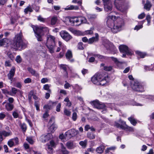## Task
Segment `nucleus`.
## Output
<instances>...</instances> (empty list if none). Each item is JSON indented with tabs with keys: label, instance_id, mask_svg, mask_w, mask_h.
Instances as JSON below:
<instances>
[{
	"label": "nucleus",
	"instance_id": "f257e3e1",
	"mask_svg": "<svg viewBox=\"0 0 154 154\" xmlns=\"http://www.w3.org/2000/svg\"><path fill=\"white\" fill-rule=\"evenodd\" d=\"M106 25L114 33H116L121 30L124 26L123 20L120 18L109 14L106 17Z\"/></svg>",
	"mask_w": 154,
	"mask_h": 154
},
{
	"label": "nucleus",
	"instance_id": "f03ea898",
	"mask_svg": "<svg viewBox=\"0 0 154 154\" xmlns=\"http://www.w3.org/2000/svg\"><path fill=\"white\" fill-rule=\"evenodd\" d=\"M91 80L93 83L97 85H103L109 81L107 75L99 73L96 74L91 78Z\"/></svg>",
	"mask_w": 154,
	"mask_h": 154
},
{
	"label": "nucleus",
	"instance_id": "7ed1b4c3",
	"mask_svg": "<svg viewBox=\"0 0 154 154\" xmlns=\"http://www.w3.org/2000/svg\"><path fill=\"white\" fill-rule=\"evenodd\" d=\"M12 45L14 49L20 50L25 48L26 46V45L23 42L22 39V35L20 34L16 35Z\"/></svg>",
	"mask_w": 154,
	"mask_h": 154
},
{
	"label": "nucleus",
	"instance_id": "20e7f679",
	"mask_svg": "<svg viewBox=\"0 0 154 154\" xmlns=\"http://www.w3.org/2000/svg\"><path fill=\"white\" fill-rule=\"evenodd\" d=\"M32 27L38 41H42V36L43 35L44 32L48 30V28L46 27L37 26H32Z\"/></svg>",
	"mask_w": 154,
	"mask_h": 154
},
{
	"label": "nucleus",
	"instance_id": "39448f33",
	"mask_svg": "<svg viewBox=\"0 0 154 154\" xmlns=\"http://www.w3.org/2000/svg\"><path fill=\"white\" fill-rule=\"evenodd\" d=\"M86 19L85 17H79L78 18H70L66 17L65 19V22H69L72 26H78L82 23H85Z\"/></svg>",
	"mask_w": 154,
	"mask_h": 154
},
{
	"label": "nucleus",
	"instance_id": "423d86ee",
	"mask_svg": "<svg viewBox=\"0 0 154 154\" xmlns=\"http://www.w3.org/2000/svg\"><path fill=\"white\" fill-rule=\"evenodd\" d=\"M47 38L46 46L48 48L50 52L52 53L54 52L55 45V37L49 35H48Z\"/></svg>",
	"mask_w": 154,
	"mask_h": 154
},
{
	"label": "nucleus",
	"instance_id": "0eeeda50",
	"mask_svg": "<svg viewBox=\"0 0 154 154\" xmlns=\"http://www.w3.org/2000/svg\"><path fill=\"white\" fill-rule=\"evenodd\" d=\"M132 89L134 90L140 92L144 91L143 86L137 82H134L133 84L131 85Z\"/></svg>",
	"mask_w": 154,
	"mask_h": 154
},
{
	"label": "nucleus",
	"instance_id": "6e6552de",
	"mask_svg": "<svg viewBox=\"0 0 154 154\" xmlns=\"http://www.w3.org/2000/svg\"><path fill=\"white\" fill-rule=\"evenodd\" d=\"M119 49L120 52L122 53H126L128 55H131L133 53L130 51L128 47L125 45H122L119 46Z\"/></svg>",
	"mask_w": 154,
	"mask_h": 154
},
{
	"label": "nucleus",
	"instance_id": "1a4fd4ad",
	"mask_svg": "<svg viewBox=\"0 0 154 154\" xmlns=\"http://www.w3.org/2000/svg\"><path fill=\"white\" fill-rule=\"evenodd\" d=\"M125 0H115V4L117 9L122 11H124L123 9L124 5L123 4Z\"/></svg>",
	"mask_w": 154,
	"mask_h": 154
},
{
	"label": "nucleus",
	"instance_id": "9d476101",
	"mask_svg": "<svg viewBox=\"0 0 154 154\" xmlns=\"http://www.w3.org/2000/svg\"><path fill=\"white\" fill-rule=\"evenodd\" d=\"M61 37L65 40L68 41L72 39V37L66 31L63 30L60 33Z\"/></svg>",
	"mask_w": 154,
	"mask_h": 154
},
{
	"label": "nucleus",
	"instance_id": "9b49d317",
	"mask_svg": "<svg viewBox=\"0 0 154 154\" xmlns=\"http://www.w3.org/2000/svg\"><path fill=\"white\" fill-rule=\"evenodd\" d=\"M79 134V131L78 130H76L74 129H71L68 130L65 134L66 136H69V137H74Z\"/></svg>",
	"mask_w": 154,
	"mask_h": 154
},
{
	"label": "nucleus",
	"instance_id": "f8f14e48",
	"mask_svg": "<svg viewBox=\"0 0 154 154\" xmlns=\"http://www.w3.org/2000/svg\"><path fill=\"white\" fill-rule=\"evenodd\" d=\"M52 137L51 134L48 133L42 135L40 137V140L43 143L45 142L48 141Z\"/></svg>",
	"mask_w": 154,
	"mask_h": 154
},
{
	"label": "nucleus",
	"instance_id": "ddd939ff",
	"mask_svg": "<svg viewBox=\"0 0 154 154\" xmlns=\"http://www.w3.org/2000/svg\"><path fill=\"white\" fill-rule=\"evenodd\" d=\"M54 118H51L48 124L51 125L52 124V125L49 128V129L50 132H53L54 131L57 129V127L56 125L54 124Z\"/></svg>",
	"mask_w": 154,
	"mask_h": 154
},
{
	"label": "nucleus",
	"instance_id": "4468645a",
	"mask_svg": "<svg viewBox=\"0 0 154 154\" xmlns=\"http://www.w3.org/2000/svg\"><path fill=\"white\" fill-rule=\"evenodd\" d=\"M18 139L17 137L10 140L8 142V144L10 147L18 144Z\"/></svg>",
	"mask_w": 154,
	"mask_h": 154
},
{
	"label": "nucleus",
	"instance_id": "2eb2a0df",
	"mask_svg": "<svg viewBox=\"0 0 154 154\" xmlns=\"http://www.w3.org/2000/svg\"><path fill=\"white\" fill-rule=\"evenodd\" d=\"M11 134L12 132L10 130L8 132H7L5 130L0 131V141H2L3 140L2 136L5 137H7Z\"/></svg>",
	"mask_w": 154,
	"mask_h": 154
},
{
	"label": "nucleus",
	"instance_id": "dca6fc26",
	"mask_svg": "<svg viewBox=\"0 0 154 154\" xmlns=\"http://www.w3.org/2000/svg\"><path fill=\"white\" fill-rule=\"evenodd\" d=\"M15 68L13 66L10 70L9 73L8 74V79L11 81L13 80V77L15 74Z\"/></svg>",
	"mask_w": 154,
	"mask_h": 154
},
{
	"label": "nucleus",
	"instance_id": "f3484780",
	"mask_svg": "<svg viewBox=\"0 0 154 154\" xmlns=\"http://www.w3.org/2000/svg\"><path fill=\"white\" fill-rule=\"evenodd\" d=\"M104 9L105 11L108 12L110 11L112 9V5L111 3H105L103 4Z\"/></svg>",
	"mask_w": 154,
	"mask_h": 154
},
{
	"label": "nucleus",
	"instance_id": "a211bd4d",
	"mask_svg": "<svg viewBox=\"0 0 154 154\" xmlns=\"http://www.w3.org/2000/svg\"><path fill=\"white\" fill-rule=\"evenodd\" d=\"M66 146L68 149H72L74 148L75 146V145L72 141H69L66 143Z\"/></svg>",
	"mask_w": 154,
	"mask_h": 154
},
{
	"label": "nucleus",
	"instance_id": "6ab92c4d",
	"mask_svg": "<svg viewBox=\"0 0 154 154\" xmlns=\"http://www.w3.org/2000/svg\"><path fill=\"white\" fill-rule=\"evenodd\" d=\"M98 34L97 33H96L95 36V37H92L89 39L88 43L89 44H92L94 42L97 41L98 40Z\"/></svg>",
	"mask_w": 154,
	"mask_h": 154
},
{
	"label": "nucleus",
	"instance_id": "aec40b11",
	"mask_svg": "<svg viewBox=\"0 0 154 154\" xmlns=\"http://www.w3.org/2000/svg\"><path fill=\"white\" fill-rule=\"evenodd\" d=\"M93 104L98 109H105L106 106L104 104H100L97 101H94Z\"/></svg>",
	"mask_w": 154,
	"mask_h": 154
},
{
	"label": "nucleus",
	"instance_id": "412c9836",
	"mask_svg": "<svg viewBox=\"0 0 154 154\" xmlns=\"http://www.w3.org/2000/svg\"><path fill=\"white\" fill-rule=\"evenodd\" d=\"M9 41L6 38H4L0 40V46L6 45L9 43Z\"/></svg>",
	"mask_w": 154,
	"mask_h": 154
},
{
	"label": "nucleus",
	"instance_id": "4be33fe9",
	"mask_svg": "<svg viewBox=\"0 0 154 154\" xmlns=\"http://www.w3.org/2000/svg\"><path fill=\"white\" fill-rule=\"evenodd\" d=\"M14 105L12 104L7 102L5 105L6 109L8 111L12 110L14 108Z\"/></svg>",
	"mask_w": 154,
	"mask_h": 154
},
{
	"label": "nucleus",
	"instance_id": "5701e85b",
	"mask_svg": "<svg viewBox=\"0 0 154 154\" xmlns=\"http://www.w3.org/2000/svg\"><path fill=\"white\" fill-rule=\"evenodd\" d=\"M27 69L32 75L36 77L38 76L39 74L32 68L29 67L27 68Z\"/></svg>",
	"mask_w": 154,
	"mask_h": 154
},
{
	"label": "nucleus",
	"instance_id": "b1692460",
	"mask_svg": "<svg viewBox=\"0 0 154 154\" xmlns=\"http://www.w3.org/2000/svg\"><path fill=\"white\" fill-rule=\"evenodd\" d=\"M128 120L134 126L136 125L137 124V122L136 120L132 116L128 118Z\"/></svg>",
	"mask_w": 154,
	"mask_h": 154
},
{
	"label": "nucleus",
	"instance_id": "393cba45",
	"mask_svg": "<svg viewBox=\"0 0 154 154\" xmlns=\"http://www.w3.org/2000/svg\"><path fill=\"white\" fill-rule=\"evenodd\" d=\"M122 129L125 130L127 131H129L131 132H133L134 131V129L131 127H130L127 125H125L124 126H122Z\"/></svg>",
	"mask_w": 154,
	"mask_h": 154
},
{
	"label": "nucleus",
	"instance_id": "a878e982",
	"mask_svg": "<svg viewBox=\"0 0 154 154\" xmlns=\"http://www.w3.org/2000/svg\"><path fill=\"white\" fill-rule=\"evenodd\" d=\"M79 9V7L77 6H74L73 5L68 6L65 8V10H77Z\"/></svg>",
	"mask_w": 154,
	"mask_h": 154
},
{
	"label": "nucleus",
	"instance_id": "bb28decb",
	"mask_svg": "<svg viewBox=\"0 0 154 154\" xmlns=\"http://www.w3.org/2000/svg\"><path fill=\"white\" fill-rule=\"evenodd\" d=\"M152 6V5L150 2L148 1H147L146 3L144 5V8L147 11L150 10Z\"/></svg>",
	"mask_w": 154,
	"mask_h": 154
},
{
	"label": "nucleus",
	"instance_id": "cd10ccee",
	"mask_svg": "<svg viewBox=\"0 0 154 154\" xmlns=\"http://www.w3.org/2000/svg\"><path fill=\"white\" fill-rule=\"evenodd\" d=\"M66 56L67 59L70 60L72 57L71 51L69 50H68L66 54Z\"/></svg>",
	"mask_w": 154,
	"mask_h": 154
},
{
	"label": "nucleus",
	"instance_id": "c85d7f7f",
	"mask_svg": "<svg viewBox=\"0 0 154 154\" xmlns=\"http://www.w3.org/2000/svg\"><path fill=\"white\" fill-rule=\"evenodd\" d=\"M61 151L63 154H68L69 152L67 150L66 147L62 143L61 144Z\"/></svg>",
	"mask_w": 154,
	"mask_h": 154
},
{
	"label": "nucleus",
	"instance_id": "c756f323",
	"mask_svg": "<svg viewBox=\"0 0 154 154\" xmlns=\"http://www.w3.org/2000/svg\"><path fill=\"white\" fill-rule=\"evenodd\" d=\"M19 91L18 90L14 88H12L11 91L10 92V95L13 96L15 94Z\"/></svg>",
	"mask_w": 154,
	"mask_h": 154
},
{
	"label": "nucleus",
	"instance_id": "7c9ffc66",
	"mask_svg": "<svg viewBox=\"0 0 154 154\" xmlns=\"http://www.w3.org/2000/svg\"><path fill=\"white\" fill-rule=\"evenodd\" d=\"M33 10L30 6H28L24 10V12L26 14H28L29 12H31Z\"/></svg>",
	"mask_w": 154,
	"mask_h": 154
},
{
	"label": "nucleus",
	"instance_id": "2f4dec72",
	"mask_svg": "<svg viewBox=\"0 0 154 154\" xmlns=\"http://www.w3.org/2000/svg\"><path fill=\"white\" fill-rule=\"evenodd\" d=\"M104 149V147L103 146H100L97 147L96 149V151L99 153H101L103 152Z\"/></svg>",
	"mask_w": 154,
	"mask_h": 154
},
{
	"label": "nucleus",
	"instance_id": "473e14b6",
	"mask_svg": "<svg viewBox=\"0 0 154 154\" xmlns=\"http://www.w3.org/2000/svg\"><path fill=\"white\" fill-rule=\"evenodd\" d=\"M57 20V18L56 16H54L52 17L51 19V24L52 25H55Z\"/></svg>",
	"mask_w": 154,
	"mask_h": 154
},
{
	"label": "nucleus",
	"instance_id": "72a5a7b5",
	"mask_svg": "<svg viewBox=\"0 0 154 154\" xmlns=\"http://www.w3.org/2000/svg\"><path fill=\"white\" fill-rule=\"evenodd\" d=\"M50 85L48 84H45L43 86V88L44 90L47 91H48L49 93H51V91L49 89V88L50 87Z\"/></svg>",
	"mask_w": 154,
	"mask_h": 154
},
{
	"label": "nucleus",
	"instance_id": "f704fd0d",
	"mask_svg": "<svg viewBox=\"0 0 154 154\" xmlns=\"http://www.w3.org/2000/svg\"><path fill=\"white\" fill-rule=\"evenodd\" d=\"M19 113L17 110H15L13 112L12 115L14 118H17L19 117Z\"/></svg>",
	"mask_w": 154,
	"mask_h": 154
},
{
	"label": "nucleus",
	"instance_id": "c9c22d12",
	"mask_svg": "<svg viewBox=\"0 0 154 154\" xmlns=\"http://www.w3.org/2000/svg\"><path fill=\"white\" fill-rule=\"evenodd\" d=\"M47 149L48 152L50 153H53V149L51 146L48 144L47 145Z\"/></svg>",
	"mask_w": 154,
	"mask_h": 154
},
{
	"label": "nucleus",
	"instance_id": "e433bc0d",
	"mask_svg": "<svg viewBox=\"0 0 154 154\" xmlns=\"http://www.w3.org/2000/svg\"><path fill=\"white\" fill-rule=\"evenodd\" d=\"M116 149L115 146H111L107 148L105 150V152L106 153H109L111 150H114Z\"/></svg>",
	"mask_w": 154,
	"mask_h": 154
},
{
	"label": "nucleus",
	"instance_id": "4c0bfd02",
	"mask_svg": "<svg viewBox=\"0 0 154 154\" xmlns=\"http://www.w3.org/2000/svg\"><path fill=\"white\" fill-rule=\"evenodd\" d=\"M87 140H85L83 141H81L79 142V144L80 145L84 147H85L87 144Z\"/></svg>",
	"mask_w": 154,
	"mask_h": 154
},
{
	"label": "nucleus",
	"instance_id": "58836bf2",
	"mask_svg": "<svg viewBox=\"0 0 154 154\" xmlns=\"http://www.w3.org/2000/svg\"><path fill=\"white\" fill-rule=\"evenodd\" d=\"M87 137L91 139H93L95 137L94 134L90 133H88L87 134Z\"/></svg>",
	"mask_w": 154,
	"mask_h": 154
},
{
	"label": "nucleus",
	"instance_id": "ea45409f",
	"mask_svg": "<svg viewBox=\"0 0 154 154\" xmlns=\"http://www.w3.org/2000/svg\"><path fill=\"white\" fill-rule=\"evenodd\" d=\"M144 21H142L141 22L142 24H143V23ZM143 26L142 24L140 25H137L135 26V27L134 28V30H137L138 31L140 29L142 28L143 27Z\"/></svg>",
	"mask_w": 154,
	"mask_h": 154
},
{
	"label": "nucleus",
	"instance_id": "a19ab883",
	"mask_svg": "<svg viewBox=\"0 0 154 154\" xmlns=\"http://www.w3.org/2000/svg\"><path fill=\"white\" fill-rule=\"evenodd\" d=\"M26 140L31 144H32L34 142L32 138L30 137H27Z\"/></svg>",
	"mask_w": 154,
	"mask_h": 154
},
{
	"label": "nucleus",
	"instance_id": "79ce46f5",
	"mask_svg": "<svg viewBox=\"0 0 154 154\" xmlns=\"http://www.w3.org/2000/svg\"><path fill=\"white\" fill-rule=\"evenodd\" d=\"M60 66L61 69L64 70L66 72V76L67 75V73L66 71V66L64 64H61L60 65Z\"/></svg>",
	"mask_w": 154,
	"mask_h": 154
},
{
	"label": "nucleus",
	"instance_id": "37998d69",
	"mask_svg": "<svg viewBox=\"0 0 154 154\" xmlns=\"http://www.w3.org/2000/svg\"><path fill=\"white\" fill-rule=\"evenodd\" d=\"M64 114L67 116H70L71 114V112L66 109H64Z\"/></svg>",
	"mask_w": 154,
	"mask_h": 154
},
{
	"label": "nucleus",
	"instance_id": "c03bdc74",
	"mask_svg": "<svg viewBox=\"0 0 154 154\" xmlns=\"http://www.w3.org/2000/svg\"><path fill=\"white\" fill-rule=\"evenodd\" d=\"M137 54L141 58H143L146 56V54L144 53H142L140 51H137Z\"/></svg>",
	"mask_w": 154,
	"mask_h": 154
},
{
	"label": "nucleus",
	"instance_id": "a18cd8bd",
	"mask_svg": "<svg viewBox=\"0 0 154 154\" xmlns=\"http://www.w3.org/2000/svg\"><path fill=\"white\" fill-rule=\"evenodd\" d=\"M83 43L82 42H79L77 45V48L78 49L80 50H82L84 49L83 46Z\"/></svg>",
	"mask_w": 154,
	"mask_h": 154
},
{
	"label": "nucleus",
	"instance_id": "49530a36",
	"mask_svg": "<svg viewBox=\"0 0 154 154\" xmlns=\"http://www.w3.org/2000/svg\"><path fill=\"white\" fill-rule=\"evenodd\" d=\"M34 105L35 106L36 109L37 111L39 110V103L38 101H35L34 103Z\"/></svg>",
	"mask_w": 154,
	"mask_h": 154
},
{
	"label": "nucleus",
	"instance_id": "de8ad7c7",
	"mask_svg": "<svg viewBox=\"0 0 154 154\" xmlns=\"http://www.w3.org/2000/svg\"><path fill=\"white\" fill-rule=\"evenodd\" d=\"M74 33L76 35H83V33L79 30H75L74 31Z\"/></svg>",
	"mask_w": 154,
	"mask_h": 154
},
{
	"label": "nucleus",
	"instance_id": "09e8293b",
	"mask_svg": "<svg viewBox=\"0 0 154 154\" xmlns=\"http://www.w3.org/2000/svg\"><path fill=\"white\" fill-rule=\"evenodd\" d=\"M144 69L146 71L152 70L153 69L152 65V64L149 67L148 66H145Z\"/></svg>",
	"mask_w": 154,
	"mask_h": 154
},
{
	"label": "nucleus",
	"instance_id": "8fccbe9b",
	"mask_svg": "<svg viewBox=\"0 0 154 154\" xmlns=\"http://www.w3.org/2000/svg\"><path fill=\"white\" fill-rule=\"evenodd\" d=\"M150 19L151 17L150 15H147L146 16V19L147 21V25L148 26H149L150 25Z\"/></svg>",
	"mask_w": 154,
	"mask_h": 154
},
{
	"label": "nucleus",
	"instance_id": "3c124183",
	"mask_svg": "<svg viewBox=\"0 0 154 154\" xmlns=\"http://www.w3.org/2000/svg\"><path fill=\"white\" fill-rule=\"evenodd\" d=\"M77 117V114L76 112H74L72 115V119L74 121H75L76 120Z\"/></svg>",
	"mask_w": 154,
	"mask_h": 154
},
{
	"label": "nucleus",
	"instance_id": "603ef678",
	"mask_svg": "<svg viewBox=\"0 0 154 154\" xmlns=\"http://www.w3.org/2000/svg\"><path fill=\"white\" fill-rule=\"evenodd\" d=\"M6 116V114L5 112H2L0 113V120L3 119Z\"/></svg>",
	"mask_w": 154,
	"mask_h": 154
},
{
	"label": "nucleus",
	"instance_id": "864d4df0",
	"mask_svg": "<svg viewBox=\"0 0 154 154\" xmlns=\"http://www.w3.org/2000/svg\"><path fill=\"white\" fill-rule=\"evenodd\" d=\"M93 55L95 57L99 59H103V58L104 57L103 56L97 54H93Z\"/></svg>",
	"mask_w": 154,
	"mask_h": 154
},
{
	"label": "nucleus",
	"instance_id": "5fc2aeb1",
	"mask_svg": "<svg viewBox=\"0 0 154 154\" xmlns=\"http://www.w3.org/2000/svg\"><path fill=\"white\" fill-rule=\"evenodd\" d=\"M88 17L89 19L93 20L96 18L97 17V16L95 15H89Z\"/></svg>",
	"mask_w": 154,
	"mask_h": 154
},
{
	"label": "nucleus",
	"instance_id": "6e6d98bb",
	"mask_svg": "<svg viewBox=\"0 0 154 154\" xmlns=\"http://www.w3.org/2000/svg\"><path fill=\"white\" fill-rule=\"evenodd\" d=\"M112 69V67L110 66H105L104 67V69L106 71H110Z\"/></svg>",
	"mask_w": 154,
	"mask_h": 154
},
{
	"label": "nucleus",
	"instance_id": "4d7b16f0",
	"mask_svg": "<svg viewBox=\"0 0 154 154\" xmlns=\"http://www.w3.org/2000/svg\"><path fill=\"white\" fill-rule=\"evenodd\" d=\"M48 80L47 78H43L41 80V82L42 83L44 84L48 82Z\"/></svg>",
	"mask_w": 154,
	"mask_h": 154
},
{
	"label": "nucleus",
	"instance_id": "13d9d810",
	"mask_svg": "<svg viewBox=\"0 0 154 154\" xmlns=\"http://www.w3.org/2000/svg\"><path fill=\"white\" fill-rule=\"evenodd\" d=\"M21 127L22 130L24 131H25L26 129V125L25 124H21Z\"/></svg>",
	"mask_w": 154,
	"mask_h": 154
},
{
	"label": "nucleus",
	"instance_id": "bf43d9fd",
	"mask_svg": "<svg viewBox=\"0 0 154 154\" xmlns=\"http://www.w3.org/2000/svg\"><path fill=\"white\" fill-rule=\"evenodd\" d=\"M24 82L26 84L30 83L31 82V79L30 78H27L24 80Z\"/></svg>",
	"mask_w": 154,
	"mask_h": 154
},
{
	"label": "nucleus",
	"instance_id": "052dcab7",
	"mask_svg": "<svg viewBox=\"0 0 154 154\" xmlns=\"http://www.w3.org/2000/svg\"><path fill=\"white\" fill-rule=\"evenodd\" d=\"M110 58L116 63L117 64L120 63L119 61L117 60L116 58L113 57H111Z\"/></svg>",
	"mask_w": 154,
	"mask_h": 154
},
{
	"label": "nucleus",
	"instance_id": "680f3d73",
	"mask_svg": "<svg viewBox=\"0 0 154 154\" xmlns=\"http://www.w3.org/2000/svg\"><path fill=\"white\" fill-rule=\"evenodd\" d=\"M16 61L17 63H20L21 62V59L20 56H17V57L16 59Z\"/></svg>",
	"mask_w": 154,
	"mask_h": 154
},
{
	"label": "nucleus",
	"instance_id": "e2e57ef3",
	"mask_svg": "<svg viewBox=\"0 0 154 154\" xmlns=\"http://www.w3.org/2000/svg\"><path fill=\"white\" fill-rule=\"evenodd\" d=\"M65 82L66 83L64 85V87L65 89H67L70 87L71 85L69 83L67 82L66 81H65Z\"/></svg>",
	"mask_w": 154,
	"mask_h": 154
},
{
	"label": "nucleus",
	"instance_id": "0e129e2a",
	"mask_svg": "<svg viewBox=\"0 0 154 154\" xmlns=\"http://www.w3.org/2000/svg\"><path fill=\"white\" fill-rule=\"evenodd\" d=\"M2 93L4 94H9L10 95V92L6 89H2Z\"/></svg>",
	"mask_w": 154,
	"mask_h": 154
},
{
	"label": "nucleus",
	"instance_id": "69168bd1",
	"mask_svg": "<svg viewBox=\"0 0 154 154\" xmlns=\"http://www.w3.org/2000/svg\"><path fill=\"white\" fill-rule=\"evenodd\" d=\"M114 125L117 128H120L122 129V126H124V125H121L116 122L115 123Z\"/></svg>",
	"mask_w": 154,
	"mask_h": 154
},
{
	"label": "nucleus",
	"instance_id": "338daca9",
	"mask_svg": "<svg viewBox=\"0 0 154 154\" xmlns=\"http://www.w3.org/2000/svg\"><path fill=\"white\" fill-rule=\"evenodd\" d=\"M38 20L42 22H44L45 21V19L42 17L41 16H39L38 17Z\"/></svg>",
	"mask_w": 154,
	"mask_h": 154
},
{
	"label": "nucleus",
	"instance_id": "774afa93",
	"mask_svg": "<svg viewBox=\"0 0 154 154\" xmlns=\"http://www.w3.org/2000/svg\"><path fill=\"white\" fill-rule=\"evenodd\" d=\"M92 30H89L85 31L86 33L87 34H91L93 33V31L92 30L94 29V28H92L91 29Z\"/></svg>",
	"mask_w": 154,
	"mask_h": 154
}]
</instances>
